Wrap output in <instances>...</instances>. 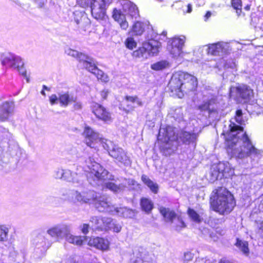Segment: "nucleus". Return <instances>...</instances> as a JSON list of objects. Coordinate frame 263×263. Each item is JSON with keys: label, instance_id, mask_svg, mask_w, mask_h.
<instances>
[{"label": "nucleus", "instance_id": "obj_1", "mask_svg": "<svg viewBox=\"0 0 263 263\" xmlns=\"http://www.w3.org/2000/svg\"><path fill=\"white\" fill-rule=\"evenodd\" d=\"M242 115V111L237 110L235 118L230 121L229 130L223 133L226 140L230 142L228 153L232 157L239 159L261 154V151L253 145L248 135L243 132V127L236 123L244 124Z\"/></svg>", "mask_w": 263, "mask_h": 263}, {"label": "nucleus", "instance_id": "obj_2", "mask_svg": "<svg viewBox=\"0 0 263 263\" xmlns=\"http://www.w3.org/2000/svg\"><path fill=\"white\" fill-rule=\"evenodd\" d=\"M82 135L87 146L95 147L96 144L101 142L104 148L107 150L109 155L116 161L125 165L130 163V159L122 148L114 144L112 141L103 138L98 133L89 126L86 125L84 127Z\"/></svg>", "mask_w": 263, "mask_h": 263}, {"label": "nucleus", "instance_id": "obj_3", "mask_svg": "<svg viewBox=\"0 0 263 263\" xmlns=\"http://www.w3.org/2000/svg\"><path fill=\"white\" fill-rule=\"evenodd\" d=\"M197 85L196 78L183 71H177L174 73L168 83L171 91L175 92L179 98L183 96V92L193 90Z\"/></svg>", "mask_w": 263, "mask_h": 263}, {"label": "nucleus", "instance_id": "obj_4", "mask_svg": "<svg viewBox=\"0 0 263 263\" xmlns=\"http://www.w3.org/2000/svg\"><path fill=\"white\" fill-rule=\"evenodd\" d=\"M211 199L213 210L222 215L230 213L235 205L233 196L225 188L217 189Z\"/></svg>", "mask_w": 263, "mask_h": 263}, {"label": "nucleus", "instance_id": "obj_5", "mask_svg": "<svg viewBox=\"0 0 263 263\" xmlns=\"http://www.w3.org/2000/svg\"><path fill=\"white\" fill-rule=\"evenodd\" d=\"M121 4L122 9L114 8L111 16L114 20L118 23L122 30H126L129 25L126 20V15L128 14L132 17L137 18L139 16V12L137 6L128 0L123 1Z\"/></svg>", "mask_w": 263, "mask_h": 263}, {"label": "nucleus", "instance_id": "obj_6", "mask_svg": "<svg viewBox=\"0 0 263 263\" xmlns=\"http://www.w3.org/2000/svg\"><path fill=\"white\" fill-rule=\"evenodd\" d=\"M65 52L68 55L77 58L79 61L80 66L93 73L98 80L105 83L109 81V79L108 76L99 69L87 55L71 49H68Z\"/></svg>", "mask_w": 263, "mask_h": 263}, {"label": "nucleus", "instance_id": "obj_7", "mask_svg": "<svg viewBox=\"0 0 263 263\" xmlns=\"http://www.w3.org/2000/svg\"><path fill=\"white\" fill-rule=\"evenodd\" d=\"M178 136L176 135L174 128L170 126L161 127L158 136V140L161 142V148L163 150H170L168 154H171L176 147L174 143L177 139Z\"/></svg>", "mask_w": 263, "mask_h": 263}, {"label": "nucleus", "instance_id": "obj_8", "mask_svg": "<svg viewBox=\"0 0 263 263\" xmlns=\"http://www.w3.org/2000/svg\"><path fill=\"white\" fill-rule=\"evenodd\" d=\"M87 167L88 170L85 171L90 173V177L93 176V182L91 181L90 178H88V180L90 184L92 185L99 184L95 181H100L101 180H114V176L109 175L108 171L105 170L100 164L95 161H91L89 160L87 162Z\"/></svg>", "mask_w": 263, "mask_h": 263}, {"label": "nucleus", "instance_id": "obj_9", "mask_svg": "<svg viewBox=\"0 0 263 263\" xmlns=\"http://www.w3.org/2000/svg\"><path fill=\"white\" fill-rule=\"evenodd\" d=\"M161 43L155 40H150L143 43L142 46L133 52L134 58L147 59L150 56L156 55L159 52Z\"/></svg>", "mask_w": 263, "mask_h": 263}, {"label": "nucleus", "instance_id": "obj_10", "mask_svg": "<svg viewBox=\"0 0 263 263\" xmlns=\"http://www.w3.org/2000/svg\"><path fill=\"white\" fill-rule=\"evenodd\" d=\"M253 90L247 85L241 84L231 88L230 97L240 103H246L253 97Z\"/></svg>", "mask_w": 263, "mask_h": 263}, {"label": "nucleus", "instance_id": "obj_11", "mask_svg": "<svg viewBox=\"0 0 263 263\" xmlns=\"http://www.w3.org/2000/svg\"><path fill=\"white\" fill-rule=\"evenodd\" d=\"M98 197L97 193L93 190H83L72 191L71 200L74 203L90 204L94 202Z\"/></svg>", "mask_w": 263, "mask_h": 263}, {"label": "nucleus", "instance_id": "obj_12", "mask_svg": "<svg viewBox=\"0 0 263 263\" xmlns=\"http://www.w3.org/2000/svg\"><path fill=\"white\" fill-rule=\"evenodd\" d=\"M1 62L3 65L16 69L22 75L26 76L24 62L20 57L10 53L5 54L2 56Z\"/></svg>", "mask_w": 263, "mask_h": 263}, {"label": "nucleus", "instance_id": "obj_13", "mask_svg": "<svg viewBox=\"0 0 263 263\" xmlns=\"http://www.w3.org/2000/svg\"><path fill=\"white\" fill-rule=\"evenodd\" d=\"M91 227L96 230L108 231V227L111 223V218L101 216H92L90 219Z\"/></svg>", "mask_w": 263, "mask_h": 263}, {"label": "nucleus", "instance_id": "obj_14", "mask_svg": "<svg viewBox=\"0 0 263 263\" xmlns=\"http://www.w3.org/2000/svg\"><path fill=\"white\" fill-rule=\"evenodd\" d=\"M70 225L61 223L50 227L47 231V233L52 238L62 239L65 238L67 232L69 230Z\"/></svg>", "mask_w": 263, "mask_h": 263}, {"label": "nucleus", "instance_id": "obj_15", "mask_svg": "<svg viewBox=\"0 0 263 263\" xmlns=\"http://www.w3.org/2000/svg\"><path fill=\"white\" fill-rule=\"evenodd\" d=\"M93 114L99 120L107 122L111 120L110 113L102 105L95 103L92 107Z\"/></svg>", "mask_w": 263, "mask_h": 263}, {"label": "nucleus", "instance_id": "obj_16", "mask_svg": "<svg viewBox=\"0 0 263 263\" xmlns=\"http://www.w3.org/2000/svg\"><path fill=\"white\" fill-rule=\"evenodd\" d=\"M185 41L184 36L175 37L171 40L170 53L174 57H177L180 55L182 52V49L184 46Z\"/></svg>", "mask_w": 263, "mask_h": 263}, {"label": "nucleus", "instance_id": "obj_17", "mask_svg": "<svg viewBox=\"0 0 263 263\" xmlns=\"http://www.w3.org/2000/svg\"><path fill=\"white\" fill-rule=\"evenodd\" d=\"M94 203L96 208L99 212H106L112 214H115L116 207L112 205L110 202L107 200L106 198L100 197L97 199L92 202Z\"/></svg>", "mask_w": 263, "mask_h": 263}, {"label": "nucleus", "instance_id": "obj_18", "mask_svg": "<svg viewBox=\"0 0 263 263\" xmlns=\"http://www.w3.org/2000/svg\"><path fill=\"white\" fill-rule=\"evenodd\" d=\"M81 167H77V172L72 171L68 169L65 170L64 180L73 183H81L83 178V173L81 172Z\"/></svg>", "mask_w": 263, "mask_h": 263}, {"label": "nucleus", "instance_id": "obj_19", "mask_svg": "<svg viewBox=\"0 0 263 263\" xmlns=\"http://www.w3.org/2000/svg\"><path fill=\"white\" fill-rule=\"evenodd\" d=\"M88 245L103 251L109 248V242L107 239L101 237H95L89 239Z\"/></svg>", "mask_w": 263, "mask_h": 263}, {"label": "nucleus", "instance_id": "obj_20", "mask_svg": "<svg viewBox=\"0 0 263 263\" xmlns=\"http://www.w3.org/2000/svg\"><path fill=\"white\" fill-rule=\"evenodd\" d=\"M107 0H77V3L82 7L90 6L93 8L106 7Z\"/></svg>", "mask_w": 263, "mask_h": 263}, {"label": "nucleus", "instance_id": "obj_21", "mask_svg": "<svg viewBox=\"0 0 263 263\" xmlns=\"http://www.w3.org/2000/svg\"><path fill=\"white\" fill-rule=\"evenodd\" d=\"M33 243L36 248L40 249L42 252L45 251L51 246L50 242L41 235H39L34 239Z\"/></svg>", "mask_w": 263, "mask_h": 263}, {"label": "nucleus", "instance_id": "obj_22", "mask_svg": "<svg viewBox=\"0 0 263 263\" xmlns=\"http://www.w3.org/2000/svg\"><path fill=\"white\" fill-rule=\"evenodd\" d=\"M14 108L13 103L5 102L0 106V120L2 121L7 120L9 115L13 112Z\"/></svg>", "mask_w": 263, "mask_h": 263}, {"label": "nucleus", "instance_id": "obj_23", "mask_svg": "<svg viewBox=\"0 0 263 263\" xmlns=\"http://www.w3.org/2000/svg\"><path fill=\"white\" fill-rule=\"evenodd\" d=\"M228 47V45L224 42H218L211 44L208 49V53L212 55H219L220 52H225Z\"/></svg>", "mask_w": 263, "mask_h": 263}, {"label": "nucleus", "instance_id": "obj_24", "mask_svg": "<svg viewBox=\"0 0 263 263\" xmlns=\"http://www.w3.org/2000/svg\"><path fill=\"white\" fill-rule=\"evenodd\" d=\"M66 241L76 246H81L85 239V237L75 236L71 234V228L70 226L69 230L67 232L64 238Z\"/></svg>", "mask_w": 263, "mask_h": 263}, {"label": "nucleus", "instance_id": "obj_25", "mask_svg": "<svg viewBox=\"0 0 263 263\" xmlns=\"http://www.w3.org/2000/svg\"><path fill=\"white\" fill-rule=\"evenodd\" d=\"M217 168L220 171L222 177L228 178L234 174V170L228 162H220L217 164Z\"/></svg>", "mask_w": 263, "mask_h": 263}, {"label": "nucleus", "instance_id": "obj_26", "mask_svg": "<svg viewBox=\"0 0 263 263\" xmlns=\"http://www.w3.org/2000/svg\"><path fill=\"white\" fill-rule=\"evenodd\" d=\"M179 137L183 143L189 144L196 140L197 135L194 133L182 131L179 134Z\"/></svg>", "mask_w": 263, "mask_h": 263}, {"label": "nucleus", "instance_id": "obj_27", "mask_svg": "<svg viewBox=\"0 0 263 263\" xmlns=\"http://www.w3.org/2000/svg\"><path fill=\"white\" fill-rule=\"evenodd\" d=\"M215 106V100L211 99L203 102L198 106V108L201 111H209V113H212L216 111Z\"/></svg>", "mask_w": 263, "mask_h": 263}, {"label": "nucleus", "instance_id": "obj_28", "mask_svg": "<svg viewBox=\"0 0 263 263\" xmlns=\"http://www.w3.org/2000/svg\"><path fill=\"white\" fill-rule=\"evenodd\" d=\"M144 31V24L141 22H136L132 26L129 33L132 35L139 36L143 34Z\"/></svg>", "mask_w": 263, "mask_h": 263}, {"label": "nucleus", "instance_id": "obj_29", "mask_svg": "<svg viewBox=\"0 0 263 263\" xmlns=\"http://www.w3.org/2000/svg\"><path fill=\"white\" fill-rule=\"evenodd\" d=\"M106 7L93 8L91 9L92 16L97 20H103L106 16Z\"/></svg>", "mask_w": 263, "mask_h": 263}, {"label": "nucleus", "instance_id": "obj_30", "mask_svg": "<svg viewBox=\"0 0 263 263\" xmlns=\"http://www.w3.org/2000/svg\"><path fill=\"white\" fill-rule=\"evenodd\" d=\"M159 210L166 221L173 222V219L176 217V214L174 211L170 210L169 209L161 207Z\"/></svg>", "mask_w": 263, "mask_h": 263}, {"label": "nucleus", "instance_id": "obj_31", "mask_svg": "<svg viewBox=\"0 0 263 263\" xmlns=\"http://www.w3.org/2000/svg\"><path fill=\"white\" fill-rule=\"evenodd\" d=\"M122 216L125 218H133L135 216V212L132 210L126 208H116L115 214Z\"/></svg>", "mask_w": 263, "mask_h": 263}, {"label": "nucleus", "instance_id": "obj_32", "mask_svg": "<svg viewBox=\"0 0 263 263\" xmlns=\"http://www.w3.org/2000/svg\"><path fill=\"white\" fill-rule=\"evenodd\" d=\"M59 101L61 106H67L70 103L75 101V99L70 96L68 92L59 94Z\"/></svg>", "mask_w": 263, "mask_h": 263}, {"label": "nucleus", "instance_id": "obj_33", "mask_svg": "<svg viewBox=\"0 0 263 263\" xmlns=\"http://www.w3.org/2000/svg\"><path fill=\"white\" fill-rule=\"evenodd\" d=\"M104 186L107 189L111 191L114 193H119L122 191L126 185L123 183H121L119 185H117L115 183L111 182H106L104 183Z\"/></svg>", "mask_w": 263, "mask_h": 263}, {"label": "nucleus", "instance_id": "obj_34", "mask_svg": "<svg viewBox=\"0 0 263 263\" xmlns=\"http://www.w3.org/2000/svg\"><path fill=\"white\" fill-rule=\"evenodd\" d=\"M141 179L143 183L146 184L154 193H157L158 191V185L152 181L147 176L142 175L141 177Z\"/></svg>", "mask_w": 263, "mask_h": 263}, {"label": "nucleus", "instance_id": "obj_35", "mask_svg": "<svg viewBox=\"0 0 263 263\" xmlns=\"http://www.w3.org/2000/svg\"><path fill=\"white\" fill-rule=\"evenodd\" d=\"M140 204L142 210L147 213L152 211L154 206L152 201L146 198H143L141 199Z\"/></svg>", "mask_w": 263, "mask_h": 263}, {"label": "nucleus", "instance_id": "obj_36", "mask_svg": "<svg viewBox=\"0 0 263 263\" xmlns=\"http://www.w3.org/2000/svg\"><path fill=\"white\" fill-rule=\"evenodd\" d=\"M170 67L169 63L166 61H161L151 65V67L153 70L158 71L162 70Z\"/></svg>", "mask_w": 263, "mask_h": 263}, {"label": "nucleus", "instance_id": "obj_37", "mask_svg": "<svg viewBox=\"0 0 263 263\" xmlns=\"http://www.w3.org/2000/svg\"><path fill=\"white\" fill-rule=\"evenodd\" d=\"M236 246L238 247L240 250L246 255H248L249 253V250L248 248V243L246 241H242L241 240H239V239H237V241L236 242Z\"/></svg>", "mask_w": 263, "mask_h": 263}, {"label": "nucleus", "instance_id": "obj_38", "mask_svg": "<svg viewBox=\"0 0 263 263\" xmlns=\"http://www.w3.org/2000/svg\"><path fill=\"white\" fill-rule=\"evenodd\" d=\"M222 176L220 171L217 168V165L213 167L210 173L209 179L211 182H214L217 180L218 178H222Z\"/></svg>", "mask_w": 263, "mask_h": 263}, {"label": "nucleus", "instance_id": "obj_39", "mask_svg": "<svg viewBox=\"0 0 263 263\" xmlns=\"http://www.w3.org/2000/svg\"><path fill=\"white\" fill-rule=\"evenodd\" d=\"M187 214L190 218L195 222L199 223L203 220L202 215H199L193 209L189 208L187 210Z\"/></svg>", "mask_w": 263, "mask_h": 263}, {"label": "nucleus", "instance_id": "obj_40", "mask_svg": "<svg viewBox=\"0 0 263 263\" xmlns=\"http://www.w3.org/2000/svg\"><path fill=\"white\" fill-rule=\"evenodd\" d=\"M9 228L5 225L0 226V241H3L7 239Z\"/></svg>", "mask_w": 263, "mask_h": 263}, {"label": "nucleus", "instance_id": "obj_41", "mask_svg": "<svg viewBox=\"0 0 263 263\" xmlns=\"http://www.w3.org/2000/svg\"><path fill=\"white\" fill-rule=\"evenodd\" d=\"M127 102L134 103V105L136 104L137 106H142L143 105L142 100L136 96L127 97Z\"/></svg>", "mask_w": 263, "mask_h": 263}, {"label": "nucleus", "instance_id": "obj_42", "mask_svg": "<svg viewBox=\"0 0 263 263\" xmlns=\"http://www.w3.org/2000/svg\"><path fill=\"white\" fill-rule=\"evenodd\" d=\"M125 45L127 48L132 50L137 46V42L133 37H128L125 41Z\"/></svg>", "mask_w": 263, "mask_h": 263}, {"label": "nucleus", "instance_id": "obj_43", "mask_svg": "<svg viewBox=\"0 0 263 263\" xmlns=\"http://www.w3.org/2000/svg\"><path fill=\"white\" fill-rule=\"evenodd\" d=\"M232 7L236 10V13L239 15L241 12V0H232Z\"/></svg>", "mask_w": 263, "mask_h": 263}, {"label": "nucleus", "instance_id": "obj_44", "mask_svg": "<svg viewBox=\"0 0 263 263\" xmlns=\"http://www.w3.org/2000/svg\"><path fill=\"white\" fill-rule=\"evenodd\" d=\"M111 223L112 224H110L108 227V230H112L116 233H118L121 231L122 228L121 225L116 223L112 219H111Z\"/></svg>", "mask_w": 263, "mask_h": 263}, {"label": "nucleus", "instance_id": "obj_45", "mask_svg": "<svg viewBox=\"0 0 263 263\" xmlns=\"http://www.w3.org/2000/svg\"><path fill=\"white\" fill-rule=\"evenodd\" d=\"M194 257V254L190 251H187L184 253L183 262L184 263H189L192 261Z\"/></svg>", "mask_w": 263, "mask_h": 263}, {"label": "nucleus", "instance_id": "obj_46", "mask_svg": "<svg viewBox=\"0 0 263 263\" xmlns=\"http://www.w3.org/2000/svg\"><path fill=\"white\" fill-rule=\"evenodd\" d=\"M65 170L58 168L54 173V176L57 179H62L64 180Z\"/></svg>", "mask_w": 263, "mask_h": 263}, {"label": "nucleus", "instance_id": "obj_47", "mask_svg": "<svg viewBox=\"0 0 263 263\" xmlns=\"http://www.w3.org/2000/svg\"><path fill=\"white\" fill-rule=\"evenodd\" d=\"M127 97L126 96L125 98L124 101L123 102V104L126 105V108L125 110L127 111H132L136 107V105H134V103H132V102L128 103L127 102Z\"/></svg>", "mask_w": 263, "mask_h": 263}, {"label": "nucleus", "instance_id": "obj_48", "mask_svg": "<svg viewBox=\"0 0 263 263\" xmlns=\"http://www.w3.org/2000/svg\"><path fill=\"white\" fill-rule=\"evenodd\" d=\"M178 224L175 227V229L177 231H180L181 228H183L185 227V224L183 221L180 218H177Z\"/></svg>", "mask_w": 263, "mask_h": 263}, {"label": "nucleus", "instance_id": "obj_49", "mask_svg": "<svg viewBox=\"0 0 263 263\" xmlns=\"http://www.w3.org/2000/svg\"><path fill=\"white\" fill-rule=\"evenodd\" d=\"M109 93V91L107 89H103L100 91V95L101 97L102 101H104L107 98Z\"/></svg>", "mask_w": 263, "mask_h": 263}, {"label": "nucleus", "instance_id": "obj_50", "mask_svg": "<svg viewBox=\"0 0 263 263\" xmlns=\"http://www.w3.org/2000/svg\"><path fill=\"white\" fill-rule=\"evenodd\" d=\"M195 263H213V262L206 258H198L196 259Z\"/></svg>", "mask_w": 263, "mask_h": 263}, {"label": "nucleus", "instance_id": "obj_51", "mask_svg": "<svg viewBox=\"0 0 263 263\" xmlns=\"http://www.w3.org/2000/svg\"><path fill=\"white\" fill-rule=\"evenodd\" d=\"M59 100V97L57 96L56 95H52L49 97L50 103L51 105H53L57 103V101Z\"/></svg>", "mask_w": 263, "mask_h": 263}, {"label": "nucleus", "instance_id": "obj_52", "mask_svg": "<svg viewBox=\"0 0 263 263\" xmlns=\"http://www.w3.org/2000/svg\"><path fill=\"white\" fill-rule=\"evenodd\" d=\"M89 226L88 224L84 223L81 227V231L84 234H86L88 232Z\"/></svg>", "mask_w": 263, "mask_h": 263}, {"label": "nucleus", "instance_id": "obj_53", "mask_svg": "<svg viewBox=\"0 0 263 263\" xmlns=\"http://www.w3.org/2000/svg\"><path fill=\"white\" fill-rule=\"evenodd\" d=\"M39 8H43L47 3V0H35Z\"/></svg>", "mask_w": 263, "mask_h": 263}, {"label": "nucleus", "instance_id": "obj_54", "mask_svg": "<svg viewBox=\"0 0 263 263\" xmlns=\"http://www.w3.org/2000/svg\"><path fill=\"white\" fill-rule=\"evenodd\" d=\"M258 233L263 237V221L258 225Z\"/></svg>", "mask_w": 263, "mask_h": 263}, {"label": "nucleus", "instance_id": "obj_55", "mask_svg": "<svg viewBox=\"0 0 263 263\" xmlns=\"http://www.w3.org/2000/svg\"><path fill=\"white\" fill-rule=\"evenodd\" d=\"M136 183V181L133 179H128V184L129 185H134Z\"/></svg>", "mask_w": 263, "mask_h": 263}, {"label": "nucleus", "instance_id": "obj_56", "mask_svg": "<svg viewBox=\"0 0 263 263\" xmlns=\"http://www.w3.org/2000/svg\"><path fill=\"white\" fill-rule=\"evenodd\" d=\"M211 15V13L210 11L207 12V13L204 15L205 21H206Z\"/></svg>", "mask_w": 263, "mask_h": 263}, {"label": "nucleus", "instance_id": "obj_57", "mask_svg": "<svg viewBox=\"0 0 263 263\" xmlns=\"http://www.w3.org/2000/svg\"><path fill=\"white\" fill-rule=\"evenodd\" d=\"M187 13H190L192 11V5L191 4H188L187 6Z\"/></svg>", "mask_w": 263, "mask_h": 263}, {"label": "nucleus", "instance_id": "obj_58", "mask_svg": "<svg viewBox=\"0 0 263 263\" xmlns=\"http://www.w3.org/2000/svg\"><path fill=\"white\" fill-rule=\"evenodd\" d=\"M81 107V104H78L76 105V106H75V108H76V109H79V108H80Z\"/></svg>", "mask_w": 263, "mask_h": 263}, {"label": "nucleus", "instance_id": "obj_59", "mask_svg": "<svg viewBox=\"0 0 263 263\" xmlns=\"http://www.w3.org/2000/svg\"><path fill=\"white\" fill-rule=\"evenodd\" d=\"M43 89H47V90L48 89L47 87L45 85H43Z\"/></svg>", "mask_w": 263, "mask_h": 263}, {"label": "nucleus", "instance_id": "obj_60", "mask_svg": "<svg viewBox=\"0 0 263 263\" xmlns=\"http://www.w3.org/2000/svg\"><path fill=\"white\" fill-rule=\"evenodd\" d=\"M260 28L263 30V21L262 22L261 24Z\"/></svg>", "mask_w": 263, "mask_h": 263}, {"label": "nucleus", "instance_id": "obj_61", "mask_svg": "<svg viewBox=\"0 0 263 263\" xmlns=\"http://www.w3.org/2000/svg\"><path fill=\"white\" fill-rule=\"evenodd\" d=\"M41 93H42L43 95H44V96H45V92H44V90H43L41 91Z\"/></svg>", "mask_w": 263, "mask_h": 263}, {"label": "nucleus", "instance_id": "obj_62", "mask_svg": "<svg viewBox=\"0 0 263 263\" xmlns=\"http://www.w3.org/2000/svg\"><path fill=\"white\" fill-rule=\"evenodd\" d=\"M245 9H247V10H249V9H250V6H247V7H246Z\"/></svg>", "mask_w": 263, "mask_h": 263}, {"label": "nucleus", "instance_id": "obj_63", "mask_svg": "<svg viewBox=\"0 0 263 263\" xmlns=\"http://www.w3.org/2000/svg\"><path fill=\"white\" fill-rule=\"evenodd\" d=\"M0 263H4L2 259L0 258Z\"/></svg>", "mask_w": 263, "mask_h": 263}, {"label": "nucleus", "instance_id": "obj_64", "mask_svg": "<svg viewBox=\"0 0 263 263\" xmlns=\"http://www.w3.org/2000/svg\"><path fill=\"white\" fill-rule=\"evenodd\" d=\"M201 5H203V2L202 1L201 3L199 5V6H200Z\"/></svg>", "mask_w": 263, "mask_h": 263}]
</instances>
